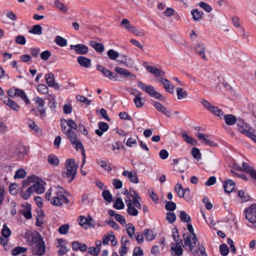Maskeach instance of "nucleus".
Returning a JSON list of instances; mask_svg holds the SVG:
<instances>
[{
  "label": "nucleus",
  "mask_w": 256,
  "mask_h": 256,
  "mask_svg": "<svg viewBox=\"0 0 256 256\" xmlns=\"http://www.w3.org/2000/svg\"><path fill=\"white\" fill-rule=\"evenodd\" d=\"M36 89L42 94H46L48 92V86L44 84H39L36 86Z\"/></svg>",
  "instance_id": "obj_42"
},
{
  "label": "nucleus",
  "mask_w": 256,
  "mask_h": 256,
  "mask_svg": "<svg viewBox=\"0 0 256 256\" xmlns=\"http://www.w3.org/2000/svg\"><path fill=\"white\" fill-rule=\"evenodd\" d=\"M60 196L64 198V194L62 192H60V194L58 193L57 196H54L52 198L50 202L52 204L56 206H62V199Z\"/></svg>",
  "instance_id": "obj_19"
},
{
  "label": "nucleus",
  "mask_w": 256,
  "mask_h": 256,
  "mask_svg": "<svg viewBox=\"0 0 256 256\" xmlns=\"http://www.w3.org/2000/svg\"><path fill=\"white\" fill-rule=\"evenodd\" d=\"M70 49L74 50L77 54L84 55L86 54L88 52V48L83 44H77L76 45H70Z\"/></svg>",
  "instance_id": "obj_7"
},
{
  "label": "nucleus",
  "mask_w": 256,
  "mask_h": 256,
  "mask_svg": "<svg viewBox=\"0 0 256 256\" xmlns=\"http://www.w3.org/2000/svg\"><path fill=\"white\" fill-rule=\"evenodd\" d=\"M164 89L168 92L173 94L174 90V86L171 84L170 82L167 80L166 84L164 86Z\"/></svg>",
  "instance_id": "obj_61"
},
{
  "label": "nucleus",
  "mask_w": 256,
  "mask_h": 256,
  "mask_svg": "<svg viewBox=\"0 0 256 256\" xmlns=\"http://www.w3.org/2000/svg\"><path fill=\"white\" fill-rule=\"evenodd\" d=\"M90 44L97 52H102L104 50V45L96 41H90Z\"/></svg>",
  "instance_id": "obj_24"
},
{
  "label": "nucleus",
  "mask_w": 256,
  "mask_h": 256,
  "mask_svg": "<svg viewBox=\"0 0 256 256\" xmlns=\"http://www.w3.org/2000/svg\"><path fill=\"white\" fill-rule=\"evenodd\" d=\"M48 99L50 101V108L52 110H54L56 107L55 99L54 96L50 94L48 96Z\"/></svg>",
  "instance_id": "obj_58"
},
{
  "label": "nucleus",
  "mask_w": 256,
  "mask_h": 256,
  "mask_svg": "<svg viewBox=\"0 0 256 256\" xmlns=\"http://www.w3.org/2000/svg\"><path fill=\"white\" fill-rule=\"evenodd\" d=\"M109 58L111 60H115L119 57V53L112 49L109 50L107 52Z\"/></svg>",
  "instance_id": "obj_39"
},
{
  "label": "nucleus",
  "mask_w": 256,
  "mask_h": 256,
  "mask_svg": "<svg viewBox=\"0 0 256 256\" xmlns=\"http://www.w3.org/2000/svg\"><path fill=\"white\" fill-rule=\"evenodd\" d=\"M166 219L169 223L172 224L176 221V216L174 212H168L166 214Z\"/></svg>",
  "instance_id": "obj_48"
},
{
  "label": "nucleus",
  "mask_w": 256,
  "mask_h": 256,
  "mask_svg": "<svg viewBox=\"0 0 256 256\" xmlns=\"http://www.w3.org/2000/svg\"><path fill=\"white\" fill-rule=\"evenodd\" d=\"M184 237V244H182V246L184 247L188 246L190 251L192 250V248H194V246L192 244V240L190 238V237L188 236H186L184 234L183 235Z\"/></svg>",
  "instance_id": "obj_26"
},
{
  "label": "nucleus",
  "mask_w": 256,
  "mask_h": 256,
  "mask_svg": "<svg viewBox=\"0 0 256 256\" xmlns=\"http://www.w3.org/2000/svg\"><path fill=\"white\" fill-rule=\"evenodd\" d=\"M1 233L3 237H4L6 238H7L10 236L11 234V231L10 230V228L4 224L3 226V228L2 230Z\"/></svg>",
  "instance_id": "obj_44"
},
{
  "label": "nucleus",
  "mask_w": 256,
  "mask_h": 256,
  "mask_svg": "<svg viewBox=\"0 0 256 256\" xmlns=\"http://www.w3.org/2000/svg\"><path fill=\"white\" fill-rule=\"evenodd\" d=\"M137 85L139 88L148 93L150 96L152 97L156 92L154 87L151 85L148 86L140 81H138Z\"/></svg>",
  "instance_id": "obj_10"
},
{
  "label": "nucleus",
  "mask_w": 256,
  "mask_h": 256,
  "mask_svg": "<svg viewBox=\"0 0 256 256\" xmlns=\"http://www.w3.org/2000/svg\"><path fill=\"white\" fill-rule=\"evenodd\" d=\"M78 165L76 164V161L73 158L68 159L65 162V176L66 178H70L68 182L70 183L75 178L77 172Z\"/></svg>",
  "instance_id": "obj_2"
},
{
  "label": "nucleus",
  "mask_w": 256,
  "mask_h": 256,
  "mask_svg": "<svg viewBox=\"0 0 256 256\" xmlns=\"http://www.w3.org/2000/svg\"><path fill=\"white\" fill-rule=\"evenodd\" d=\"M16 152L19 154H26L28 153V149L24 146H19L16 150Z\"/></svg>",
  "instance_id": "obj_57"
},
{
  "label": "nucleus",
  "mask_w": 256,
  "mask_h": 256,
  "mask_svg": "<svg viewBox=\"0 0 256 256\" xmlns=\"http://www.w3.org/2000/svg\"><path fill=\"white\" fill-rule=\"evenodd\" d=\"M86 223V225H88L90 228H94L96 225L95 220L90 215L87 216Z\"/></svg>",
  "instance_id": "obj_52"
},
{
  "label": "nucleus",
  "mask_w": 256,
  "mask_h": 256,
  "mask_svg": "<svg viewBox=\"0 0 256 256\" xmlns=\"http://www.w3.org/2000/svg\"><path fill=\"white\" fill-rule=\"evenodd\" d=\"M8 94L9 96L14 98L18 96L26 104L30 103V100L28 98L26 92L21 89L12 87L8 90Z\"/></svg>",
  "instance_id": "obj_3"
},
{
  "label": "nucleus",
  "mask_w": 256,
  "mask_h": 256,
  "mask_svg": "<svg viewBox=\"0 0 256 256\" xmlns=\"http://www.w3.org/2000/svg\"><path fill=\"white\" fill-rule=\"evenodd\" d=\"M182 242V240H180V242H177L175 244L172 243L171 244V250L174 251L175 255L178 256H180L183 252V250L180 246V243Z\"/></svg>",
  "instance_id": "obj_18"
},
{
  "label": "nucleus",
  "mask_w": 256,
  "mask_h": 256,
  "mask_svg": "<svg viewBox=\"0 0 256 256\" xmlns=\"http://www.w3.org/2000/svg\"><path fill=\"white\" fill-rule=\"evenodd\" d=\"M74 200L72 196L68 192L65 190V204H70V206L73 205Z\"/></svg>",
  "instance_id": "obj_35"
},
{
  "label": "nucleus",
  "mask_w": 256,
  "mask_h": 256,
  "mask_svg": "<svg viewBox=\"0 0 256 256\" xmlns=\"http://www.w3.org/2000/svg\"><path fill=\"white\" fill-rule=\"evenodd\" d=\"M191 14L194 20L200 22L202 20L203 12L199 11L198 9H194L191 11Z\"/></svg>",
  "instance_id": "obj_21"
},
{
  "label": "nucleus",
  "mask_w": 256,
  "mask_h": 256,
  "mask_svg": "<svg viewBox=\"0 0 256 256\" xmlns=\"http://www.w3.org/2000/svg\"><path fill=\"white\" fill-rule=\"evenodd\" d=\"M1 100L2 102L9 106L12 110L15 111H18L20 110V106L9 97L6 96H3L1 98Z\"/></svg>",
  "instance_id": "obj_6"
},
{
  "label": "nucleus",
  "mask_w": 256,
  "mask_h": 256,
  "mask_svg": "<svg viewBox=\"0 0 256 256\" xmlns=\"http://www.w3.org/2000/svg\"><path fill=\"white\" fill-rule=\"evenodd\" d=\"M27 251V248L24 247L17 246L12 250V254L13 256H17L20 254H24Z\"/></svg>",
  "instance_id": "obj_32"
},
{
  "label": "nucleus",
  "mask_w": 256,
  "mask_h": 256,
  "mask_svg": "<svg viewBox=\"0 0 256 256\" xmlns=\"http://www.w3.org/2000/svg\"><path fill=\"white\" fill-rule=\"evenodd\" d=\"M210 111L219 117L222 116L224 115L222 111L219 109L217 106H212V107H211Z\"/></svg>",
  "instance_id": "obj_53"
},
{
  "label": "nucleus",
  "mask_w": 256,
  "mask_h": 256,
  "mask_svg": "<svg viewBox=\"0 0 256 256\" xmlns=\"http://www.w3.org/2000/svg\"><path fill=\"white\" fill-rule=\"evenodd\" d=\"M56 240L58 242L56 244V246L60 247V248L58 251V254L59 256H62L63 254H64V248L62 246V244L64 242V240L62 238H57Z\"/></svg>",
  "instance_id": "obj_45"
},
{
  "label": "nucleus",
  "mask_w": 256,
  "mask_h": 256,
  "mask_svg": "<svg viewBox=\"0 0 256 256\" xmlns=\"http://www.w3.org/2000/svg\"><path fill=\"white\" fill-rule=\"evenodd\" d=\"M88 252L89 254L94 256H98L100 253V249L98 247H90Z\"/></svg>",
  "instance_id": "obj_56"
},
{
  "label": "nucleus",
  "mask_w": 256,
  "mask_h": 256,
  "mask_svg": "<svg viewBox=\"0 0 256 256\" xmlns=\"http://www.w3.org/2000/svg\"><path fill=\"white\" fill-rule=\"evenodd\" d=\"M44 182V181L40 180L38 182H36V183L34 184L31 186H32V190H34L36 193L40 194L43 193L45 190L43 185Z\"/></svg>",
  "instance_id": "obj_15"
},
{
  "label": "nucleus",
  "mask_w": 256,
  "mask_h": 256,
  "mask_svg": "<svg viewBox=\"0 0 256 256\" xmlns=\"http://www.w3.org/2000/svg\"><path fill=\"white\" fill-rule=\"evenodd\" d=\"M146 69L150 73L157 76H165V72L160 69L158 68L156 66H146Z\"/></svg>",
  "instance_id": "obj_12"
},
{
  "label": "nucleus",
  "mask_w": 256,
  "mask_h": 256,
  "mask_svg": "<svg viewBox=\"0 0 256 256\" xmlns=\"http://www.w3.org/2000/svg\"><path fill=\"white\" fill-rule=\"evenodd\" d=\"M46 84L50 87H54L56 90L59 89V86L54 80V76L52 73H48L45 75Z\"/></svg>",
  "instance_id": "obj_11"
},
{
  "label": "nucleus",
  "mask_w": 256,
  "mask_h": 256,
  "mask_svg": "<svg viewBox=\"0 0 256 256\" xmlns=\"http://www.w3.org/2000/svg\"><path fill=\"white\" fill-rule=\"evenodd\" d=\"M176 94L178 99L180 100L186 98L188 95L186 92L182 88H176Z\"/></svg>",
  "instance_id": "obj_34"
},
{
  "label": "nucleus",
  "mask_w": 256,
  "mask_h": 256,
  "mask_svg": "<svg viewBox=\"0 0 256 256\" xmlns=\"http://www.w3.org/2000/svg\"><path fill=\"white\" fill-rule=\"evenodd\" d=\"M22 214L27 220L30 219L32 218L31 206L30 204H26V205L25 210L22 211Z\"/></svg>",
  "instance_id": "obj_25"
},
{
  "label": "nucleus",
  "mask_w": 256,
  "mask_h": 256,
  "mask_svg": "<svg viewBox=\"0 0 256 256\" xmlns=\"http://www.w3.org/2000/svg\"><path fill=\"white\" fill-rule=\"evenodd\" d=\"M205 49L204 44L200 41L197 42L194 48L196 52L202 58L206 60L207 58L204 54Z\"/></svg>",
  "instance_id": "obj_9"
},
{
  "label": "nucleus",
  "mask_w": 256,
  "mask_h": 256,
  "mask_svg": "<svg viewBox=\"0 0 256 256\" xmlns=\"http://www.w3.org/2000/svg\"><path fill=\"white\" fill-rule=\"evenodd\" d=\"M245 218L256 226V204H252L245 210Z\"/></svg>",
  "instance_id": "obj_4"
},
{
  "label": "nucleus",
  "mask_w": 256,
  "mask_h": 256,
  "mask_svg": "<svg viewBox=\"0 0 256 256\" xmlns=\"http://www.w3.org/2000/svg\"><path fill=\"white\" fill-rule=\"evenodd\" d=\"M29 128L34 130L35 132L37 134H42V130L40 128L35 124V122L33 121H32L30 122L28 124Z\"/></svg>",
  "instance_id": "obj_40"
},
{
  "label": "nucleus",
  "mask_w": 256,
  "mask_h": 256,
  "mask_svg": "<svg viewBox=\"0 0 256 256\" xmlns=\"http://www.w3.org/2000/svg\"><path fill=\"white\" fill-rule=\"evenodd\" d=\"M65 122L66 123L68 126L70 128L68 130H77L78 126L70 118H69L68 120H65Z\"/></svg>",
  "instance_id": "obj_50"
},
{
  "label": "nucleus",
  "mask_w": 256,
  "mask_h": 256,
  "mask_svg": "<svg viewBox=\"0 0 256 256\" xmlns=\"http://www.w3.org/2000/svg\"><path fill=\"white\" fill-rule=\"evenodd\" d=\"M126 232L130 238H133L134 232L135 228L131 223H128L126 225Z\"/></svg>",
  "instance_id": "obj_31"
},
{
  "label": "nucleus",
  "mask_w": 256,
  "mask_h": 256,
  "mask_svg": "<svg viewBox=\"0 0 256 256\" xmlns=\"http://www.w3.org/2000/svg\"><path fill=\"white\" fill-rule=\"evenodd\" d=\"M42 28L39 24H36L32 26L29 32L34 34L40 36L42 34Z\"/></svg>",
  "instance_id": "obj_27"
},
{
  "label": "nucleus",
  "mask_w": 256,
  "mask_h": 256,
  "mask_svg": "<svg viewBox=\"0 0 256 256\" xmlns=\"http://www.w3.org/2000/svg\"><path fill=\"white\" fill-rule=\"evenodd\" d=\"M96 164L100 165V167L108 172H110L112 170V168L110 166L108 165L106 162L104 160H96Z\"/></svg>",
  "instance_id": "obj_41"
},
{
  "label": "nucleus",
  "mask_w": 256,
  "mask_h": 256,
  "mask_svg": "<svg viewBox=\"0 0 256 256\" xmlns=\"http://www.w3.org/2000/svg\"><path fill=\"white\" fill-rule=\"evenodd\" d=\"M33 192L32 186L28 188L25 192L22 194V198L24 200L28 199Z\"/></svg>",
  "instance_id": "obj_63"
},
{
  "label": "nucleus",
  "mask_w": 256,
  "mask_h": 256,
  "mask_svg": "<svg viewBox=\"0 0 256 256\" xmlns=\"http://www.w3.org/2000/svg\"><path fill=\"white\" fill-rule=\"evenodd\" d=\"M191 154L193 158L198 161L200 160L202 158V155L200 150L196 147H194L192 148L191 150Z\"/></svg>",
  "instance_id": "obj_29"
},
{
  "label": "nucleus",
  "mask_w": 256,
  "mask_h": 256,
  "mask_svg": "<svg viewBox=\"0 0 256 256\" xmlns=\"http://www.w3.org/2000/svg\"><path fill=\"white\" fill-rule=\"evenodd\" d=\"M220 252L222 256H226L229 252V249L226 244H222L220 246Z\"/></svg>",
  "instance_id": "obj_46"
},
{
  "label": "nucleus",
  "mask_w": 256,
  "mask_h": 256,
  "mask_svg": "<svg viewBox=\"0 0 256 256\" xmlns=\"http://www.w3.org/2000/svg\"><path fill=\"white\" fill-rule=\"evenodd\" d=\"M143 255V251L141 249L140 247L136 246L134 248L133 256H142Z\"/></svg>",
  "instance_id": "obj_64"
},
{
  "label": "nucleus",
  "mask_w": 256,
  "mask_h": 256,
  "mask_svg": "<svg viewBox=\"0 0 256 256\" xmlns=\"http://www.w3.org/2000/svg\"><path fill=\"white\" fill-rule=\"evenodd\" d=\"M165 202L166 205L164 207L167 210L172 212L176 209V204L174 202L172 201H166Z\"/></svg>",
  "instance_id": "obj_43"
},
{
  "label": "nucleus",
  "mask_w": 256,
  "mask_h": 256,
  "mask_svg": "<svg viewBox=\"0 0 256 256\" xmlns=\"http://www.w3.org/2000/svg\"><path fill=\"white\" fill-rule=\"evenodd\" d=\"M128 178L132 182H134V184H138L139 182L138 176L136 172L133 173L132 172H131L129 174Z\"/></svg>",
  "instance_id": "obj_47"
},
{
  "label": "nucleus",
  "mask_w": 256,
  "mask_h": 256,
  "mask_svg": "<svg viewBox=\"0 0 256 256\" xmlns=\"http://www.w3.org/2000/svg\"><path fill=\"white\" fill-rule=\"evenodd\" d=\"M46 252V246L44 243L37 244L33 248V254L35 255L42 256Z\"/></svg>",
  "instance_id": "obj_17"
},
{
  "label": "nucleus",
  "mask_w": 256,
  "mask_h": 256,
  "mask_svg": "<svg viewBox=\"0 0 256 256\" xmlns=\"http://www.w3.org/2000/svg\"><path fill=\"white\" fill-rule=\"evenodd\" d=\"M182 136L184 138V141L186 142L187 143L190 144L192 146H195L196 144V141L191 136H188L186 134H182Z\"/></svg>",
  "instance_id": "obj_37"
},
{
  "label": "nucleus",
  "mask_w": 256,
  "mask_h": 256,
  "mask_svg": "<svg viewBox=\"0 0 256 256\" xmlns=\"http://www.w3.org/2000/svg\"><path fill=\"white\" fill-rule=\"evenodd\" d=\"M26 176V172L24 169L18 170L14 176V178H23Z\"/></svg>",
  "instance_id": "obj_49"
},
{
  "label": "nucleus",
  "mask_w": 256,
  "mask_h": 256,
  "mask_svg": "<svg viewBox=\"0 0 256 256\" xmlns=\"http://www.w3.org/2000/svg\"><path fill=\"white\" fill-rule=\"evenodd\" d=\"M234 186L235 183L232 180L230 179L226 180L223 186L224 192L226 193H230L234 189Z\"/></svg>",
  "instance_id": "obj_16"
},
{
  "label": "nucleus",
  "mask_w": 256,
  "mask_h": 256,
  "mask_svg": "<svg viewBox=\"0 0 256 256\" xmlns=\"http://www.w3.org/2000/svg\"><path fill=\"white\" fill-rule=\"evenodd\" d=\"M96 69L102 72L104 76L106 77L107 75L108 74L110 70L106 69L104 66L100 64L96 65Z\"/></svg>",
  "instance_id": "obj_62"
},
{
  "label": "nucleus",
  "mask_w": 256,
  "mask_h": 256,
  "mask_svg": "<svg viewBox=\"0 0 256 256\" xmlns=\"http://www.w3.org/2000/svg\"><path fill=\"white\" fill-rule=\"evenodd\" d=\"M236 169L246 172L250 175L252 179L256 180V170L253 167L248 165V163L244 162L242 164V168L238 167Z\"/></svg>",
  "instance_id": "obj_5"
},
{
  "label": "nucleus",
  "mask_w": 256,
  "mask_h": 256,
  "mask_svg": "<svg viewBox=\"0 0 256 256\" xmlns=\"http://www.w3.org/2000/svg\"><path fill=\"white\" fill-rule=\"evenodd\" d=\"M48 161L50 164L57 166L59 163L58 158L54 154H50L48 157Z\"/></svg>",
  "instance_id": "obj_30"
},
{
  "label": "nucleus",
  "mask_w": 256,
  "mask_h": 256,
  "mask_svg": "<svg viewBox=\"0 0 256 256\" xmlns=\"http://www.w3.org/2000/svg\"><path fill=\"white\" fill-rule=\"evenodd\" d=\"M15 42L17 44L24 45L26 43L25 37L22 35L18 36L15 38Z\"/></svg>",
  "instance_id": "obj_55"
},
{
  "label": "nucleus",
  "mask_w": 256,
  "mask_h": 256,
  "mask_svg": "<svg viewBox=\"0 0 256 256\" xmlns=\"http://www.w3.org/2000/svg\"><path fill=\"white\" fill-rule=\"evenodd\" d=\"M105 222L108 224L110 226H111L115 230H118L120 228V227L118 224L116 223L112 218H110L108 220H105Z\"/></svg>",
  "instance_id": "obj_51"
},
{
  "label": "nucleus",
  "mask_w": 256,
  "mask_h": 256,
  "mask_svg": "<svg viewBox=\"0 0 256 256\" xmlns=\"http://www.w3.org/2000/svg\"><path fill=\"white\" fill-rule=\"evenodd\" d=\"M143 234L146 236V240L148 241H152L155 238L156 234H154V231L150 229H144Z\"/></svg>",
  "instance_id": "obj_23"
},
{
  "label": "nucleus",
  "mask_w": 256,
  "mask_h": 256,
  "mask_svg": "<svg viewBox=\"0 0 256 256\" xmlns=\"http://www.w3.org/2000/svg\"><path fill=\"white\" fill-rule=\"evenodd\" d=\"M129 202L127 204V206H128V208H127V210H126V211H127V212L131 215V216H136L138 215V210H137V209H136L135 208L134 206H132V200H129Z\"/></svg>",
  "instance_id": "obj_22"
},
{
  "label": "nucleus",
  "mask_w": 256,
  "mask_h": 256,
  "mask_svg": "<svg viewBox=\"0 0 256 256\" xmlns=\"http://www.w3.org/2000/svg\"><path fill=\"white\" fill-rule=\"evenodd\" d=\"M77 61L78 64L86 68H88L91 65L90 59L84 56H79L78 57Z\"/></svg>",
  "instance_id": "obj_13"
},
{
  "label": "nucleus",
  "mask_w": 256,
  "mask_h": 256,
  "mask_svg": "<svg viewBox=\"0 0 256 256\" xmlns=\"http://www.w3.org/2000/svg\"><path fill=\"white\" fill-rule=\"evenodd\" d=\"M198 5L201 8L204 9L206 12H210L212 10V7L209 4L204 2H201L199 3Z\"/></svg>",
  "instance_id": "obj_60"
},
{
  "label": "nucleus",
  "mask_w": 256,
  "mask_h": 256,
  "mask_svg": "<svg viewBox=\"0 0 256 256\" xmlns=\"http://www.w3.org/2000/svg\"><path fill=\"white\" fill-rule=\"evenodd\" d=\"M102 195L104 199L108 202H110L112 201V196L108 190H104Z\"/></svg>",
  "instance_id": "obj_33"
},
{
  "label": "nucleus",
  "mask_w": 256,
  "mask_h": 256,
  "mask_svg": "<svg viewBox=\"0 0 256 256\" xmlns=\"http://www.w3.org/2000/svg\"><path fill=\"white\" fill-rule=\"evenodd\" d=\"M134 91L136 92L138 94L135 95V97L134 98V102L137 108H142L144 106V102L142 98L140 96L142 94L136 89H135Z\"/></svg>",
  "instance_id": "obj_14"
},
{
  "label": "nucleus",
  "mask_w": 256,
  "mask_h": 256,
  "mask_svg": "<svg viewBox=\"0 0 256 256\" xmlns=\"http://www.w3.org/2000/svg\"><path fill=\"white\" fill-rule=\"evenodd\" d=\"M182 222L189 223L191 222V218L190 216L188 214L184 211H180V214L178 216Z\"/></svg>",
  "instance_id": "obj_28"
},
{
  "label": "nucleus",
  "mask_w": 256,
  "mask_h": 256,
  "mask_svg": "<svg viewBox=\"0 0 256 256\" xmlns=\"http://www.w3.org/2000/svg\"><path fill=\"white\" fill-rule=\"evenodd\" d=\"M76 98L78 101L86 104L87 106H89L91 103L90 100L80 94L76 95Z\"/></svg>",
  "instance_id": "obj_54"
},
{
  "label": "nucleus",
  "mask_w": 256,
  "mask_h": 256,
  "mask_svg": "<svg viewBox=\"0 0 256 256\" xmlns=\"http://www.w3.org/2000/svg\"><path fill=\"white\" fill-rule=\"evenodd\" d=\"M152 105L158 111L162 112L168 118L170 117L171 111L168 110L162 104L158 102H154Z\"/></svg>",
  "instance_id": "obj_8"
},
{
  "label": "nucleus",
  "mask_w": 256,
  "mask_h": 256,
  "mask_svg": "<svg viewBox=\"0 0 256 256\" xmlns=\"http://www.w3.org/2000/svg\"><path fill=\"white\" fill-rule=\"evenodd\" d=\"M113 206L116 210H122L124 208V204L121 198H118L116 200L115 202L113 204Z\"/></svg>",
  "instance_id": "obj_36"
},
{
  "label": "nucleus",
  "mask_w": 256,
  "mask_h": 256,
  "mask_svg": "<svg viewBox=\"0 0 256 256\" xmlns=\"http://www.w3.org/2000/svg\"><path fill=\"white\" fill-rule=\"evenodd\" d=\"M66 135L69 139L70 143L74 146L76 150H80L82 156V164L81 168L85 164L86 162V155L84 146L77 138L76 134L71 130H68L66 132Z\"/></svg>",
  "instance_id": "obj_1"
},
{
  "label": "nucleus",
  "mask_w": 256,
  "mask_h": 256,
  "mask_svg": "<svg viewBox=\"0 0 256 256\" xmlns=\"http://www.w3.org/2000/svg\"><path fill=\"white\" fill-rule=\"evenodd\" d=\"M175 191L179 198H184V188L182 185L180 184H177L175 186Z\"/></svg>",
  "instance_id": "obj_38"
},
{
  "label": "nucleus",
  "mask_w": 256,
  "mask_h": 256,
  "mask_svg": "<svg viewBox=\"0 0 256 256\" xmlns=\"http://www.w3.org/2000/svg\"><path fill=\"white\" fill-rule=\"evenodd\" d=\"M120 64H124L127 66H132L134 64L133 61L128 56L124 57V61H118Z\"/></svg>",
  "instance_id": "obj_59"
},
{
  "label": "nucleus",
  "mask_w": 256,
  "mask_h": 256,
  "mask_svg": "<svg viewBox=\"0 0 256 256\" xmlns=\"http://www.w3.org/2000/svg\"><path fill=\"white\" fill-rule=\"evenodd\" d=\"M225 122L227 125L232 126L236 122L237 118L232 114H226L224 116Z\"/></svg>",
  "instance_id": "obj_20"
}]
</instances>
